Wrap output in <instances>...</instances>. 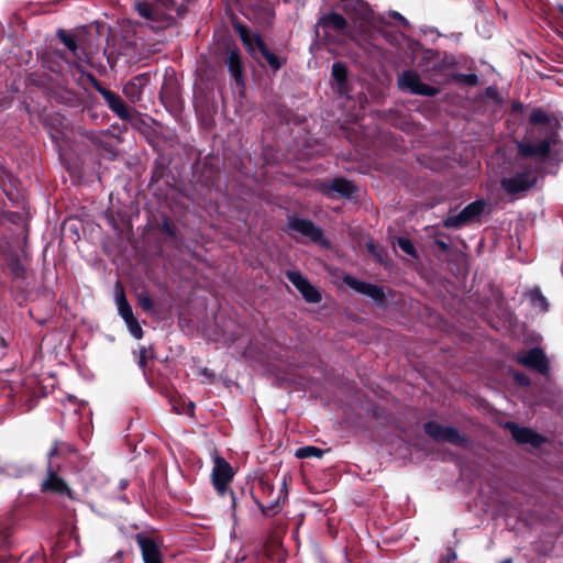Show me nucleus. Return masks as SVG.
I'll list each match as a JSON object with an SVG mask.
<instances>
[{
  "label": "nucleus",
  "instance_id": "nucleus-1",
  "mask_svg": "<svg viewBox=\"0 0 563 563\" xmlns=\"http://www.w3.org/2000/svg\"><path fill=\"white\" fill-rule=\"evenodd\" d=\"M562 125L558 117L542 108H533L527 119L525 137L516 142L517 157L532 159L537 165L523 164L510 177L500 180L501 188L511 196L534 188L539 176L549 173L547 166L559 167L563 163Z\"/></svg>",
  "mask_w": 563,
  "mask_h": 563
},
{
  "label": "nucleus",
  "instance_id": "nucleus-2",
  "mask_svg": "<svg viewBox=\"0 0 563 563\" xmlns=\"http://www.w3.org/2000/svg\"><path fill=\"white\" fill-rule=\"evenodd\" d=\"M423 59L433 62V64L426 69V78L437 85L451 84L450 70L457 67V60L454 55L444 52L440 54L433 49H427L423 53Z\"/></svg>",
  "mask_w": 563,
  "mask_h": 563
},
{
  "label": "nucleus",
  "instance_id": "nucleus-3",
  "mask_svg": "<svg viewBox=\"0 0 563 563\" xmlns=\"http://www.w3.org/2000/svg\"><path fill=\"white\" fill-rule=\"evenodd\" d=\"M134 10L156 32L166 30L176 23L173 15L151 0L135 1Z\"/></svg>",
  "mask_w": 563,
  "mask_h": 563
},
{
  "label": "nucleus",
  "instance_id": "nucleus-4",
  "mask_svg": "<svg viewBox=\"0 0 563 563\" xmlns=\"http://www.w3.org/2000/svg\"><path fill=\"white\" fill-rule=\"evenodd\" d=\"M489 202L484 199H476L475 201L466 205L459 213L449 214L443 224L445 228L457 229L463 225L474 223L481 220L482 214L488 208Z\"/></svg>",
  "mask_w": 563,
  "mask_h": 563
},
{
  "label": "nucleus",
  "instance_id": "nucleus-5",
  "mask_svg": "<svg viewBox=\"0 0 563 563\" xmlns=\"http://www.w3.org/2000/svg\"><path fill=\"white\" fill-rule=\"evenodd\" d=\"M316 33L325 43H335V36L344 34L347 29L346 19L334 11L324 13L318 19Z\"/></svg>",
  "mask_w": 563,
  "mask_h": 563
},
{
  "label": "nucleus",
  "instance_id": "nucleus-6",
  "mask_svg": "<svg viewBox=\"0 0 563 563\" xmlns=\"http://www.w3.org/2000/svg\"><path fill=\"white\" fill-rule=\"evenodd\" d=\"M242 14L262 29L272 26L275 20V11L268 0H247Z\"/></svg>",
  "mask_w": 563,
  "mask_h": 563
},
{
  "label": "nucleus",
  "instance_id": "nucleus-7",
  "mask_svg": "<svg viewBox=\"0 0 563 563\" xmlns=\"http://www.w3.org/2000/svg\"><path fill=\"white\" fill-rule=\"evenodd\" d=\"M314 187L327 198H334L336 195L340 198L350 200L357 192L356 185L344 177H334L331 180H317Z\"/></svg>",
  "mask_w": 563,
  "mask_h": 563
},
{
  "label": "nucleus",
  "instance_id": "nucleus-8",
  "mask_svg": "<svg viewBox=\"0 0 563 563\" xmlns=\"http://www.w3.org/2000/svg\"><path fill=\"white\" fill-rule=\"evenodd\" d=\"M288 230L306 238L309 242L320 246H329L324 240L323 230L311 220L292 216L288 218Z\"/></svg>",
  "mask_w": 563,
  "mask_h": 563
},
{
  "label": "nucleus",
  "instance_id": "nucleus-9",
  "mask_svg": "<svg viewBox=\"0 0 563 563\" xmlns=\"http://www.w3.org/2000/svg\"><path fill=\"white\" fill-rule=\"evenodd\" d=\"M4 219L11 224L10 236L5 246H26L29 239V225L26 216L23 212L8 211Z\"/></svg>",
  "mask_w": 563,
  "mask_h": 563
},
{
  "label": "nucleus",
  "instance_id": "nucleus-10",
  "mask_svg": "<svg viewBox=\"0 0 563 563\" xmlns=\"http://www.w3.org/2000/svg\"><path fill=\"white\" fill-rule=\"evenodd\" d=\"M398 87L412 95L423 97H435L440 93V88L427 85L421 81L420 76L415 70H405L398 78Z\"/></svg>",
  "mask_w": 563,
  "mask_h": 563
},
{
  "label": "nucleus",
  "instance_id": "nucleus-11",
  "mask_svg": "<svg viewBox=\"0 0 563 563\" xmlns=\"http://www.w3.org/2000/svg\"><path fill=\"white\" fill-rule=\"evenodd\" d=\"M223 63L227 66L235 87L240 90L241 93H244L246 88V80L240 49L236 46L228 47Z\"/></svg>",
  "mask_w": 563,
  "mask_h": 563
},
{
  "label": "nucleus",
  "instance_id": "nucleus-12",
  "mask_svg": "<svg viewBox=\"0 0 563 563\" xmlns=\"http://www.w3.org/2000/svg\"><path fill=\"white\" fill-rule=\"evenodd\" d=\"M169 166L165 158H156L153 164L148 189L154 195L164 194V188L169 187Z\"/></svg>",
  "mask_w": 563,
  "mask_h": 563
},
{
  "label": "nucleus",
  "instance_id": "nucleus-13",
  "mask_svg": "<svg viewBox=\"0 0 563 563\" xmlns=\"http://www.w3.org/2000/svg\"><path fill=\"white\" fill-rule=\"evenodd\" d=\"M232 477L233 471L231 465L223 457L217 456L213 461L212 483L220 495H224L228 492Z\"/></svg>",
  "mask_w": 563,
  "mask_h": 563
},
{
  "label": "nucleus",
  "instance_id": "nucleus-14",
  "mask_svg": "<svg viewBox=\"0 0 563 563\" xmlns=\"http://www.w3.org/2000/svg\"><path fill=\"white\" fill-rule=\"evenodd\" d=\"M331 76H332V89L342 97L350 98V93L352 92L353 85L349 79V69L347 66L338 60L332 64L331 69Z\"/></svg>",
  "mask_w": 563,
  "mask_h": 563
},
{
  "label": "nucleus",
  "instance_id": "nucleus-15",
  "mask_svg": "<svg viewBox=\"0 0 563 563\" xmlns=\"http://www.w3.org/2000/svg\"><path fill=\"white\" fill-rule=\"evenodd\" d=\"M108 108L122 121L133 120V110L124 102L121 96L108 88L100 93Z\"/></svg>",
  "mask_w": 563,
  "mask_h": 563
},
{
  "label": "nucleus",
  "instance_id": "nucleus-16",
  "mask_svg": "<svg viewBox=\"0 0 563 563\" xmlns=\"http://www.w3.org/2000/svg\"><path fill=\"white\" fill-rule=\"evenodd\" d=\"M257 52L262 59L265 62V64L262 63L261 59L256 56L260 66H267L274 74L278 73L287 64V55H278L272 52L263 37L257 38Z\"/></svg>",
  "mask_w": 563,
  "mask_h": 563
},
{
  "label": "nucleus",
  "instance_id": "nucleus-17",
  "mask_svg": "<svg viewBox=\"0 0 563 563\" xmlns=\"http://www.w3.org/2000/svg\"><path fill=\"white\" fill-rule=\"evenodd\" d=\"M286 276L288 280L297 288L306 301L318 303L321 300V295L314 286H312L307 278H305L297 271H287Z\"/></svg>",
  "mask_w": 563,
  "mask_h": 563
},
{
  "label": "nucleus",
  "instance_id": "nucleus-18",
  "mask_svg": "<svg viewBox=\"0 0 563 563\" xmlns=\"http://www.w3.org/2000/svg\"><path fill=\"white\" fill-rule=\"evenodd\" d=\"M424 431L437 441H446L453 444H461L464 441L456 429L452 427H444L437 422L426 423Z\"/></svg>",
  "mask_w": 563,
  "mask_h": 563
},
{
  "label": "nucleus",
  "instance_id": "nucleus-19",
  "mask_svg": "<svg viewBox=\"0 0 563 563\" xmlns=\"http://www.w3.org/2000/svg\"><path fill=\"white\" fill-rule=\"evenodd\" d=\"M231 25L239 35L246 51L256 58L257 38L262 37L258 33H252L249 27L235 15L231 18Z\"/></svg>",
  "mask_w": 563,
  "mask_h": 563
},
{
  "label": "nucleus",
  "instance_id": "nucleus-20",
  "mask_svg": "<svg viewBox=\"0 0 563 563\" xmlns=\"http://www.w3.org/2000/svg\"><path fill=\"white\" fill-rule=\"evenodd\" d=\"M150 80L151 75L148 73H142L132 77L128 82L124 84L123 95L130 102H139L142 99L143 90Z\"/></svg>",
  "mask_w": 563,
  "mask_h": 563
},
{
  "label": "nucleus",
  "instance_id": "nucleus-21",
  "mask_svg": "<svg viewBox=\"0 0 563 563\" xmlns=\"http://www.w3.org/2000/svg\"><path fill=\"white\" fill-rule=\"evenodd\" d=\"M517 361L521 365L532 368L541 374H545L549 368L548 360L543 351L538 347L531 349L527 353L519 355Z\"/></svg>",
  "mask_w": 563,
  "mask_h": 563
},
{
  "label": "nucleus",
  "instance_id": "nucleus-22",
  "mask_svg": "<svg viewBox=\"0 0 563 563\" xmlns=\"http://www.w3.org/2000/svg\"><path fill=\"white\" fill-rule=\"evenodd\" d=\"M343 282L350 288L362 295L368 296L376 301H380L384 298L383 289L378 286L358 280L351 275H345L343 277Z\"/></svg>",
  "mask_w": 563,
  "mask_h": 563
},
{
  "label": "nucleus",
  "instance_id": "nucleus-23",
  "mask_svg": "<svg viewBox=\"0 0 563 563\" xmlns=\"http://www.w3.org/2000/svg\"><path fill=\"white\" fill-rule=\"evenodd\" d=\"M152 225L166 241L177 242L181 235L177 224L166 214L155 218Z\"/></svg>",
  "mask_w": 563,
  "mask_h": 563
},
{
  "label": "nucleus",
  "instance_id": "nucleus-24",
  "mask_svg": "<svg viewBox=\"0 0 563 563\" xmlns=\"http://www.w3.org/2000/svg\"><path fill=\"white\" fill-rule=\"evenodd\" d=\"M106 220L109 225L113 228V230L122 238L130 240L132 235V224L126 213L118 212L114 216L112 210H109L106 213Z\"/></svg>",
  "mask_w": 563,
  "mask_h": 563
},
{
  "label": "nucleus",
  "instance_id": "nucleus-25",
  "mask_svg": "<svg viewBox=\"0 0 563 563\" xmlns=\"http://www.w3.org/2000/svg\"><path fill=\"white\" fill-rule=\"evenodd\" d=\"M196 168L198 183L208 189L216 186L219 178V168L214 164L205 161L201 165L198 163Z\"/></svg>",
  "mask_w": 563,
  "mask_h": 563
},
{
  "label": "nucleus",
  "instance_id": "nucleus-26",
  "mask_svg": "<svg viewBox=\"0 0 563 563\" xmlns=\"http://www.w3.org/2000/svg\"><path fill=\"white\" fill-rule=\"evenodd\" d=\"M137 543L141 549L144 563H163L161 551L152 539L137 536Z\"/></svg>",
  "mask_w": 563,
  "mask_h": 563
},
{
  "label": "nucleus",
  "instance_id": "nucleus-27",
  "mask_svg": "<svg viewBox=\"0 0 563 563\" xmlns=\"http://www.w3.org/2000/svg\"><path fill=\"white\" fill-rule=\"evenodd\" d=\"M114 301L118 308V313L124 320V322L135 318L132 307L126 299L124 289L120 282H117L114 286Z\"/></svg>",
  "mask_w": 563,
  "mask_h": 563
},
{
  "label": "nucleus",
  "instance_id": "nucleus-28",
  "mask_svg": "<svg viewBox=\"0 0 563 563\" xmlns=\"http://www.w3.org/2000/svg\"><path fill=\"white\" fill-rule=\"evenodd\" d=\"M42 490L56 494H70L67 484L51 468L47 472V477L42 483Z\"/></svg>",
  "mask_w": 563,
  "mask_h": 563
},
{
  "label": "nucleus",
  "instance_id": "nucleus-29",
  "mask_svg": "<svg viewBox=\"0 0 563 563\" xmlns=\"http://www.w3.org/2000/svg\"><path fill=\"white\" fill-rule=\"evenodd\" d=\"M514 439L519 443H530L532 445H539L541 444V437L533 432L531 429L518 427L516 424H509L508 426Z\"/></svg>",
  "mask_w": 563,
  "mask_h": 563
},
{
  "label": "nucleus",
  "instance_id": "nucleus-30",
  "mask_svg": "<svg viewBox=\"0 0 563 563\" xmlns=\"http://www.w3.org/2000/svg\"><path fill=\"white\" fill-rule=\"evenodd\" d=\"M57 36L76 59L82 60V55L85 52L82 47L77 43L76 36L74 34L68 33L65 30H59Z\"/></svg>",
  "mask_w": 563,
  "mask_h": 563
},
{
  "label": "nucleus",
  "instance_id": "nucleus-31",
  "mask_svg": "<svg viewBox=\"0 0 563 563\" xmlns=\"http://www.w3.org/2000/svg\"><path fill=\"white\" fill-rule=\"evenodd\" d=\"M86 140L93 144L98 150H106L109 145L107 134L102 131L89 130L81 134Z\"/></svg>",
  "mask_w": 563,
  "mask_h": 563
},
{
  "label": "nucleus",
  "instance_id": "nucleus-32",
  "mask_svg": "<svg viewBox=\"0 0 563 563\" xmlns=\"http://www.w3.org/2000/svg\"><path fill=\"white\" fill-rule=\"evenodd\" d=\"M166 11L175 10L178 16H184L187 12V7L177 4L176 0H151Z\"/></svg>",
  "mask_w": 563,
  "mask_h": 563
},
{
  "label": "nucleus",
  "instance_id": "nucleus-33",
  "mask_svg": "<svg viewBox=\"0 0 563 563\" xmlns=\"http://www.w3.org/2000/svg\"><path fill=\"white\" fill-rule=\"evenodd\" d=\"M451 82H456L465 86L474 87L478 84V76L476 74H452Z\"/></svg>",
  "mask_w": 563,
  "mask_h": 563
},
{
  "label": "nucleus",
  "instance_id": "nucleus-34",
  "mask_svg": "<svg viewBox=\"0 0 563 563\" xmlns=\"http://www.w3.org/2000/svg\"><path fill=\"white\" fill-rule=\"evenodd\" d=\"M295 455L298 459L321 457L323 455V451L319 448L308 445L297 449Z\"/></svg>",
  "mask_w": 563,
  "mask_h": 563
},
{
  "label": "nucleus",
  "instance_id": "nucleus-35",
  "mask_svg": "<svg viewBox=\"0 0 563 563\" xmlns=\"http://www.w3.org/2000/svg\"><path fill=\"white\" fill-rule=\"evenodd\" d=\"M136 298H137L139 305L142 307V309L144 311H146V312L153 311L154 303H153L152 298L150 297V295L146 291L139 292L136 295Z\"/></svg>",
  "mask_w": 563,
  "mask_h": 563
},
{
  "label": "nucleus",
  "instance_id": "nucleus-36",
  "mask_svg": "<svg viewBox=\"0 0 563 563\" xmlns=\"http://www.w3.org/2000/svg\"><path fill=\"white\" fill-rule=\"evenodd\" d=\"M128 329H129V332L131 333V335L137 340L142 339L143 336V330H142V327L140 325L139 321L136 318H133L131 320H128V322H125Z\"/></svg>",
  "mask_w": 563,
  "mask_h": 563
},
{
  "label": "nucleus",
  "instance_id": "nucleus-37",
  "mask_svg": "<svg viewBox=\"0 0 563 563\" xmlns=\"http://www.w3.org/2000/svg\"><path fill=\"white\" fill-rule=\"evenodd\" d=\"M11 186L10 175L2 168H0V188L9 195V187Z\"/></svg>",
  "mask_w": 563,
  "mask_h": 563
},
{
  "label": "nucleus",
  "instance_id": "nucleus-38",
  "mask_svg": "<svg viewBox=\"0 0 563 563\" xmlns=\"http://www.w3.org/2000/svg\"><path fill=\"white\" fill-rule=\"evenodd\" d=\"M86 77L87 79L89 80V82L91 84V86L99 92L101 93V91H103L106 89V87L101 84L100 80L97 79V77L91 74V73H87L86 74Z\"/></svg>",
  "mask_w": 563,
  "mask_h": 563
},
{
  "label": "nucleus",
  "instance_id": "nucleus-39",
  "mask_svg": "<svg viewBox=\"0 0 563 563\" xmlns=\"http://www.w3.org/2000/svg\"><path fill=\"white\" fill-rule=\"evenodd\" d=\"M86 77L87 79L89 80V82L91 84V86L99 92L101 93V91H103L106 89V87L101 84L100 80L97 79V77L91 74V73H87L86 74Z\"/></svg>",
  "mask_w": 563,
  "mask_h": 563
},
{
  "label": "nucleus",
  "instance_id": "nucleus-40",
  "mask_svg": "<svg viewBox=\"0 0 563 563\" xmlns=\"http://www.w3.org/2000/svg\"><path fill=\"white\" fill-rule=\"evenodd\" d=\"M84 117H88L91 121H95L98 119V114L96 113L95 109L92 107H85L82 109Z\"/></svg>",
  "mask_w": 563,
  "mask_h": 563
},
{
  "label": "nucleus",
  "instance_id": "nucleus-41",
  "mask_svg": "<svg viewBox=\"0 0 563 563\" xmlns=\"http://www.w3.org/2000/svg\"><path fill=\"white\" fill-rule=\"evenodd\" d=\"M167 96L172 100L174 98V92L172 91L170 87L163 85L159 91V97L164 99Z\"/></svg>",
  "mask_w": 563,
  "mask_h": 563
},
{
  "label": "nucleus",
  "instance_id": "nucleus-42",
  "mask_svg": "<svg viewBox=\"0 0 563 563\" xmlns=\"http://www.w3.org/2000/svg\"><path fill=\"white\" fill-rule=\"evenodd\" d=\"M514 377H515V379H516L520 385H528V384H529V378H528L525 374L515 373V374H514Z\"/></svg>",
  "mask_w": 563,
  "mask_h": 563
},
{
  "label": "nucleus",
  "instance_id": "nucleus-43",
  "mask_svg": "<svg viewBox=\"0 0 563 563\" xmlns=\"http://www.w3.org/2000/svg\"><path fill=\"white\" fill-rule=\"evenodd\" d=\"M397 241H398V246H413V244L411 243V241L408 238L399 236L397 239Z\"/></svg>",
  "mask_w": 563,
  "mask_h": 563
},
{
  "label": "nucleus",
  "instance_id": "nucleus-44",
  "mask_svg": "<svg viewBox=\"0 0 563 563\" xmlns=\"http://www.w3.org/2000/svg\"><path fill=\"white\" fill-rule=\"evenodd\" d=\"M537 300H538V302H539L540 307H542L543 309H545V307H547V300H545V298H544L543 296H541V295H537Z\"/></svg>",
  "mask_w": 563,
  "mask_h": 563
},
{
  "label": "nucleus",
  "instance_id": "nucleus-45",
  "mask_svg": "<svg viewBox=\"0 0 563 563\" xmlns=\"http://www.w3.org/2000/svg\"><path fill=\"white\" fill-rule=\"evenodd\" d=\"M391 16L396 20L407 23V20L399 12H396V11L393 12Z\"/></svg>",
  "mask_w": 563,
  "mask_h": 563
},
{
  "label": "nucleus",
  "instance_id": "nucleus-46",
  "mask_svg": "<svg viewBox=\"0 0 563 563\" xmlns=\"http://www.w3.org/2000/svg\"><path fill=\"white\" fill-rule=\"evenodd\" d=\"M511 109H512V111H522L523 110V104L520 103V102H514L512 106H511Z\"/></svg>",
  "mask_w": 563,
  "mask_h": 563
},
{
  "label": "nucleus",
  "instance_id": "nucleus-47",
  "mask_svg": "<svg viewBox=\"0 0 563 563\" xmlns=\"http://www.w3.org/2000/svg\"><path fill=\"white\" fill-rule=\"evenodd\" d=\"M408 254L412 255V256H417L416 254V249H411V247H408V249H404Z\"/></svg>",
  "mask_w": 563,
  "mask_h": 563
},
{
  "label": "nucleus",
  "instance_id": "nucleus-48",
  "mask_svg": "<svg viewBox=\"0 0 563 563\" xmlns=\"http://www.w3.org/2000/svg\"><path fill=\"white\" fill-rule=\"evenodd\" d=\"M435 246L442 247V246H449L445 242L435 240Z\"/></svg>",
  "mask_w": 563,
  "mask_h": 563
},
{
  "label": "nucleus",
  "instance_id": "nucleus-49",
  "mask_svg": "<svg viewBox=\"0 0 563 563\" xmlns=\"http://www.w3.org/2000/svg\"><path fill=\"white\" fill-rule=\"evenodd\" d=\"M67 228H68V230H73L71 224H69V223H65V225H64V230H66Z\"/></svg>",
  "mask_w": 563,
  "mask_h": 563
},
{
  "label": "nucleus",
  "instance_id": "nucleus-50",
  "mask_svg": "<svg viewBox=\"0 0 563 563\" xmlns=\"http://www.w3.org/2000/svg\"><path fill=\"white\" fill-rule=\"evenodd\" d=\"M364 246L372 247V246H375V245H374V243L372 241H369V242H366Z\"/></svg>",
  "mask_w": 563,
  "mask_h": 563
},
{
  "label": "nucleus",
  "instance_id": "nucleus-51",
  "mask_svg": "<svg viewBox=\"0 0 563 563\" xmlns=\"http://www.w3.org/2000/svg\"><path fill=\"white\" fill-rule=\"evenodd\" d=\"M191 0H181V4H184L185 7H187V4L190 2Z\"/></svg>",
  "mask_w": 563,
  "mask_h": 563
},
{
  "label": "nucleus",
  "instance_id": "nucleus-52",
  "mask_svg": "<svg viewBox=\"0 0 563 563\" xmlns=\"http://www.w3.org/2000/svg\"><path fill=\"white\" fill-rule=\"evenodd\" d=\"M377 250H378V249H376V247L369 249V251H372V252L374 253V255L376 254V251H377Z\"/></svg>",
  "mask_w": 563,
  "mask_h": 563
},
{
  "label": "nucleus",
  "instance_id": "nucleus-53",
  "mask_svg": "<svg viewBox=\"0 0 563 563\" xmlns=\"http://www.w3.org/2000/svg\"><path fill=\"white\" fill-rule=\"evenodd\" d=\"M455 559V554L453 553L450 558V560L448 561V563H450L451 560H454Z\"/></svg>",
  "mask_w": 563,
  "mask_h": 563
},
{
  "label": "nucleus",
  "instance_id": "nucleus-54",
  "mask_svg": "<svg viewBox=\"0 0 563 563\" xmlns=\"http://www.w3.org/2000/svg\"><path fill=\"white\" fill-rule=\"evenodd\" d=\"M477 246H483V240H481V241L478 242V245H477Z\"/></svg>",
  "mask_w": 563,
  "mask_h": 563
},
{
  "label": "nucleus",
  "instance_id": "nucleus-55",
  "mask_svg": "<svg viewBox=\"0 0 563 563\" xmlns=\"http://www.w3.org/2000/svg\"><path fill=\"white\" fill-rule=\"evenodd\" d=\"M262 512L267 515V511L262 507Z\"/></svg>",
  "mask_w": 563,
  "mask_h": 563
}]
</instances>
